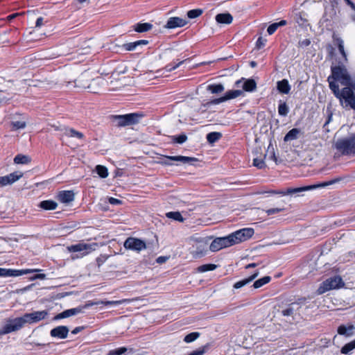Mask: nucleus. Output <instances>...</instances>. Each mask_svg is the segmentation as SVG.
I'll list each match as a JSON object with an SVG mask.
<instances>
[{"instance_id": "1", "label": "nucleus", "mask_w": 355, "mask_h": 355, "mask_svg": "<svg viewBox=\"0 0 355 355\" xmlns=\"http://www.w3.org/2000/svg\"><path fill=\"white\" fill-rule=\"evenodd\" d=\"M98 73V71L95 69H85L81 67L78 71L71 69L68 85L73 87L89 89L95 93L97 90L96 86L101 87L104 84V80Z\"/></svg>"}, {"instance_id": "2", "label": "nucleus", "mask_w": 355, "mask_h": 355, "mask_svg": "<svg viewBox=\"0 0 355 355\" xmlns=\"http://www.w3.org/2000/svg\"><path fill=\"white\" fill-rule=\"evenodd\" d=\"M48 315L47 311H33L21 317L7 319L0 329V335L7 334L21 329L26 324H33L44 320Z\"/></svg>"}, {"instance_id": "3", "label": "nucleus", "mask_w": 355, "mask_h": 355, "mask_svg": "<svg viewBox=\"0 0 355 355\" xmlns=\"http://www.w3.org/2000/svg\"><path fill=\"white\" fill-rule=\"evenodd\" d=\"M331 74L327 78L329 88L334 90L332 85L339 86L338 83L344 87H355V76H352L344 65L331 67Z\"/></svg>"}, {"instance_id": "4", "label": "nucleus", "mask_w": 355, "mask_h": 355, "mask_svg": "<svg viewBox=\"0 0 355 355\" xmlns=\"http://www.w3.org/2000/svg\"><path fill=\"white\" fill-rule=\"evenodd\" d=\"M332 86L334 90L331 91L335 96L339 99L343 107L355 110V87L347 86L340 89L339 86Z\"/></svg>"}, {"instance_id": "5", "label": "nucleus", "mask_w": 355, "mask_h": 355, "mask_svg": "<svg viewBox=\"0 0 355 355\" xmlns=\"http://www.w3.org/2000/svg\"><path fill=\"white\" fill-rule=\"evenodd\" d=\"M71 45L73 47L71 48V51L68 53V55H69L68 60L81 62L85 59V55L94 51L91 40L83 41L78 46L76 45L75 41L73 40Z\"/></svg>"}, {"instance_id": "6", "label": "nucleus", "mask_w": 355, "mask_h": 355, "mask_svg": "<svg viewBox=\"0 0 355 355\" xmlns=\"http://www.w3.org/2000/svg\"><path fill=\"white\" fill-rule=\"evenodd\" d=\"M333 146L342 155H355V131L337 139Z\"/></svg>"}, {"instance_id": "7", "label": "nucleus", "mask_w": 355, "mask_h": 355, "mask_svg": "<svg viewBox=\"0 0 355 355\" xmlns=\"http://www.w3.org/2000/svg\"><path fill=\"white\" fill-rule=\"evenodd\" d=\"M96 243H78L68 247L70 258L72 260L82 258L96 250Z\"/></svg>"}, {"instance_id": "8", "label": "nucleus", "mask_w": 355, "mask_h": 355, "mask_svg": "<svg viewBox=\"0 0 355 355\" xmlns=\"http://www.w3.org/2000/svg\"><path fill=\"white\" fill-rule=\"evenodd\" d=\"M254 233V231L252 228H243L229 234L232 245L248 240L253 236Z\"/></svg>"}, {"instance_id": "9", "label": "nucleus", "mask_w": 355, "mask_h": 355, "mask_svg": "<svg viewBox=\"0 0 355 355\" xmlns=\"http://www.w3.org/2000/svg\"><path fill=\"white\" fill-rule=\"evenodd\" d=\"M166 159H160L157 161V163L162 166H172L173 163L171 161L182 163L183 164H191L193 165L194 162H198V159L192 157H187L182 155L177 156H166L163 155Z\"/></svg>"}, {"instance_id": "10", "label": "nucleus", "mask_w": 355, "mask_h": 355, "mask_svg": "<svg viewBox=\"0 0 355 355\" xmlns=\"http://www.w3.org/2000/svg\"><path fill=\"white\" fill-rule=\"evenodd\" d=\"M343 282L340 277L336 276L327 279L323 282L317 290V293L321 295L331 289L340 288L343 286Z\"/></svg>"}, {"instance_id": "11", "label": "nucleus", "mask_w": 355, "mask_h": 355, "mask_svg": "<svg viewBox=\"0 0 355 355\" xmlns=\"http://www.w3.org/2000/svg\"><path fill=\"white\" fill-rule=\"evenodd\" d=\"M336 180H334L329 182H325L322 184H313L309 186H305V187H297V188H289L286 191H279V192H275V191H270V193H280L282 195H291L293 193H298L303 191H310L313 190L319 187H323L326 186L331 185L335 182H336Z\"/></svg>"}, {"instance_id": "12", "label": "nucleus", "mask_w": 355, "mask_h": 355, "mask_svg": "<svg viewBox=\"0 0 355 355\" xmlns=\"http://www.w3.org/2000/svg\"><path fill=\"white\" fill-rule=\"evenodd\" d=\"M85 136L83 132L73 128L68 130V147L74 150L83 146Z\"/></svg>"}, {"instance_id": "13", "label": "nucleus", "mask_w": 355, "mask_h": 355, "mask_svg": "<svg viewBox=\"0 0 355 355\" xmlns=\"http://www.w3.org/2000/svg\"><path fill=\"white\" fill-rule=\"evenodd\" d=\"M141 116V114L131 113L124 115H116L113 117L116 121L119 126H125L138 123Z\"/></svg>"}, {"instance_id": "14", "label": "nucleus", "mask_w": 355, "mask_h": 355, "mask_svg": "<svg viewBox=\"0 0 355 355\" xmlns=\"http://www.w3.org/2000/svg\"><path fill=\"white\" fill-rule=\"evenodd\" d=\"M232 246L229 235L224 237L215 239L209 245L211 252H217L220 250Z\"/></svg>"}, {"instance_id": "15", "label": "nucleus", "mask_w": 355, "mask_h": 355, "mask_svg": "<svg viewBox=\"0 0 355 355\" xmlns=\"http://www.w3.org/2000/svg\"><path fill=\"white\" fill-rule=\"evenodd\" d=\"M123 246L127 250H131L137 252H140L146 248V243L142 240L133 237L128 238L125 241Z\"/></svg>"}, {"instance_id": "16", "label": "nucleus", "mask_w": 355, "mask_h": 355, "mask_svg": "<svg viewBox=\"0 0 355 355\" xmlns=\"http://www.w3.org/2000/svg\"><path fill=\"white\" fill-rule=\"evenodd\" d=\"M39 271V269L13 270L0 268V277H17Z\"/></svg>"}, {"instance_id": "17", "label": "nucleus", "mask_w": 355, "mask_h": 355, "mask_svg": "<svg viewBox=\"0 0 355 355\" xmlns=\"http://www.w3.org/2000/svg\"><path fill=\"white\" fill-rule=\"evenodd\" d=\"M22 175L23 173L21 172H14L8 175L0 177V187L12 184L19 180Z\"/></svg>"}, {"instance_id": "18", "label": "nucleus", "mask_w": 355, "mask_h": 355, "mask_svg": "<svg viewBox=\"0 0 355 355\" xmlns=\"http://www.w3.org/2000/svg\"><path fill=\"white\" fill-rule=\"evenodd\" d=\"M186 24H187V20L178 17H170L168 19L166 25L164 26V28L168 29H172L179 27H183Z\"/></svg>"}, {"instance_id": "19", "label": "nucleus", "mask_w": 355, "mask_h": 355, "mask_svg": "<svg viewBox=\"0 0 355 355\" xmlns=\"http://www.w3.org/2000/svg\"><path fill=\"white\" fill-rule=\"evenodd\" d=\"M207 245V242L205 239H200V240L196 241V246H195L196 248V250L192 251L193 256L196 258L201 257L202 256H203L206 252Z\"/></svg>"}, {"instance_id": "20", "label": "nucleus", "mask_w": 355, "mask_h": 355, "mask_svg": "<svg viewBox=\"0 0 355 355\" xmlns=\"http://www.w3.org/2000/svg\"><path fill=\"white\" fill-rule=\"evenodd\" d=\"M243 80H245L242 86L244 91L253 92L257 89V83L254 79L242 78L236 82V85L239 87L240 83H241Z\"/></svg>"}, {"instance_id": "21", "label": "nucleus", "mask_w": 355, "mask_h": 355, "mask_svg": "<svg viewBox=\"0 0 355 355\" xmlns=\"http://www.w3.org/2000/svg\"><path fill=\"white\" fill-rule=\"evenodd\" d=\"M50 334L53 338H57L60 339L65 338L67 337V327H57L51 331Z\"/></svg>"}, {"instance_id": "22", "label": "nucleus", "mask_w": 355, "mask_h": 355, "mask_svg": "<svg viewBox=\"0 0 355 355\" xmlns=\"http://www.w3.org/2000/svg\"><path fill=\"white\" fill-rule=\"evenodd\" d=\"M216 21L218 24H230L233 21V17L228 12L220 13L216 16Z\"/></svg>"}, {"instance_id": "23", "label": "nucleus", "mask_w": 355, "mask_h": 355, "mask_svg": "<svg viewBox=\"0 0 355 355\" xmlns=\"http://www.w3.org/2000/svg\"><path fill=\"white\" fill-rule=\"evenodd\" d=\"M277 88L280 93L288 94L291 90V85L286 79H283L277 83Z\"/></svg>"}, {"instance_id": "24", "label": "nucleus", "mask_w": 355, "mask_h": 355, "mask_svg": "<svg viewBox=\"0 0 355 355\" xmlns=\"http://www.w3.org/2000/svg\"><path fill=\"white\" fill-rule=\"evenodd\" d=\"M258 275H259V272H256L252 275L249 277L248 278H246L241 281L237 282L236 283H235L234 284V288L239 289V288L245 286L246 284H249L252 280H254L258 276Z\"/></svg>"}, {"instance_id": "25", "label": "nucleus", "mask_w": 355, "mask_h": 355, "mask_svg": "<svg viewBox=\"0 0 355 355\" xmlns=\"http://www.w3.org/2000/svg\"><path fill=\"white\" fill-rule=\"evenodd\" d=\"M57 206V202L53 200H43L39 205V207L44 210H54Z\"/></svg>"}, {"instance_id": "26", "label": "nucleus", "mask_w": 355, "mask_h": 355, "mask_svg": "<svg viewBox=\"0 0 355 355\" xmlns=\"http://www.w3.org/2000/svg\"><path fill=\"white\" fill-rule=\"evenodd\" d=\"M243 94V91L236 89V90H230L228 91L225 95L221 97L220 101H227L230 99H233L237 98Z\"/></svg>"}, {"instance_id": "27", "label": "nucleus", "mask_w": 355, "mask_h": 355, "mask_svg": "<svg viewBox=\"0 0 355 355\" xmlns=\"http://www.w3.org/2000/svg\"><path fill=\"white\" fill-rule=\"evenodd\" d=\"M134 300H143V299L140 297H137L135 299H123L121 300H117V301H101V304L104 305H119L125 302H130Z\"/></svg>"}, {"instance_id": "28", "label": "nucleus", "mask_w": 355, "mask_h": 355, "mask_svg": "<svg viewBox=\"0 0 355 355\" xmlns=\"http://www.w3.org/2000/svg\"><path fill=\"white\" fill-rule=\"evenodd\" d=\"M300 130L298 128H293L284 137V141H288L296 139L300 133Z\"/></svg>"}, {"instance_id": "29", "label": "nucleus", "mask_w": 355, "mask_h": 355, "mask_svg": "<svg viewBox=\"0 0 355 355\" xmlns=\"http://www.w3.org/2000/svg\"><path fill=\"white\" fill-rule=\"evenodd\" d=\"M31 161V159L29 156L25 155H17L14 158V162L17 164H26L30 163Z\"/></svg>"}, {"instance_id": "30", "label": "nucleus", "mask_w": 355, "mask_h": 355, "mask_svg": "<svg viewBox=\"0 0 355 355\" xmlns=\"http://www.w3.org/2000/svg\"><path fill=\"white\" fill-rule=\"evenodd\" d=\"M153 25L150 23L137 24L135 27V31L138 33H144L150 31Z\"/></svg>"}, {"instance_id": "31", "label": "nucleus", "mask_w": 355, "mask_h": 355, "mask_svg": "<svg viewBox=\"0 0 355 355\" xmlns=\"http://www.w3.org/2000/svg\"><path fill=\"white\" fill-rule=\"evenodd\" d=\"M222 137V134L218 132H212L207 135V139L211 144L218 141Z\"/></svg>"}, {"instance_id": "32", "label": "nucleus", "mask_w": 355, "mask_h": 355, "mask_svg": "<svg viewBox=\"0 0 355 355\" xmlns=\"http://www.w3.org/2000/svg\"><path fill=\"white\" fill-rule=\"evenodd\" d=\"M266 155L261 156H257L253 159V165L257 167L259 169L263 168L266 166L264 159L266 157Z\"/></svg>"}, {"instance_id": "33", "label": "nucleus", "mask_w": 355, "mask_h": 355, "mask_svg": "<svg viewBox=\"0 0 355 355\" xmlns=\"http://www.w3.org/2000/svg\"><path fill=\"white\" fill-rule=\"evenodd\" d=\"M270 281V277L266 276L263 277L254 282L253 286L254 288H259L262 286L268 284Z\"/></svg>"}, {"instance_id": "34", "label": "nucleus", "mask_w": 355, "mask_h": 355, "mask_svg": "<svg viewBox=\"0 0 355 355\" xmlns=\"http://www.w3.org/2000/svg\"><path fill=\"white\" fill-rule=\"evenodd\" d=\"M26 126V122L25 121H12L11 122L12 129L17 130L19 129H24Z\"/></svg>"}, {"instance_id": "35", "label": "nucleus", "mask_w": 355, "mask_h": 355, "mask_svg": "<svg viewBox=\"0 0 355 355\" xmlns=\"http://www.w3.org/2000/svg\"><path fill=\"white\" fill-rule=\"evenodd\" d=\"M217 268V266L212 263L205 264L199 266L197 271L199 272H205L209 270H214Z\"/></svg>"}, {"instance_id": "36", "label": "nucleus", "mask_w": 355, "mask_h": 355, "mask_svg": "<svg viewBox=\"0 0 355 355\" xmlns=\"http://www.w3.org/2000/svg\"><path fill=\"white\" fill-rule=\"evenodd\" d=\"M203 12L202 9H193L187 12V15L189 19H195L200 17Z\"/></svg>"}, {"instance_id": "37", "label": "nucleus", "mask_w": 355, "mask_h": 355, "mask_svg": "<svg viewBox=\"0 0 355 355\" xmlns=\"http://www.w3.org/2000/svg\"><path fill=\"white\" fill-rule=\"evenodd\" d=\"M207 89L211 91L213 94L220 93L224 90V87L221 84L210 85L208 86Z\"/></svg>"}, {"instance_id": "38", "label": "nucleus", "mask_w": 355, "mask_h": 355, "mask_svg": "<svg viewBox=\"0 0 355 355\" xmlns=\"http://www.w3.org/2000/svg\"><path fill=\"white\" fill-rule=\"evenodd\" d=\"M166 216L168 218H173L178 221L182 222L184 220V218L182 216L181 214L178 211L168 212V213H166Z\"/></svg>"}, {"instance_id": "39", "label": "nucleus", "mask_w": 355, "mask_h": 355, "mask_svg": "<svg viewBox=\"0 0 355 355\" xmlns=\"http://www.w3.org/2000/svg\"><path fill=\"white\" fill-rule=\"evenodd\" d=\"M96 170L100 177L103 178L107 177L108 172L106 167L101 165H97L96 167Z\"/></svg>"}, {"instance_id": "40", "label": "nucleus", "mask_w": 355, "mask_h": 355, "mask_svg": "<svg viewBox=\"0 0 355 355\" xmlns=\"http://www.w3.org/2000/svg\"><path fill=\"white\" fill-rule=\"evenodd\" d=\"M355 348V340L352 341L351 343H349L346 344L345 346H343L341 349V353L342 354H347L352 349Z\"/></svg>"}, {"instance_id": "41", "label": "nucleus", "mask_w": 355, "mask_h": 355, "mask_svg": "<svg viewBox=\"0 0 355 355\" xmlns=\"http://www.w3.org/2000/svg\"><path fill=\"white\" fill-rule=\"evenodd\" d=\"M288 107L286 103H280L278 107V113L281 116H286L288 113Z\"/></svg>"}, {"instance_id": "42", "label": "nucleus", "mask_w": 355, "mask_h": 355, "mask_svg": "<svg viewBox=\"0 0 355 355\" xmlns=\"http://www.w3.org/2000/svg\"><path fill=\"white\" fill-rule=\"evenodd\" d=\"M336 44L338 45L340 53L343 55L345 60H347V55L344 49L343 41L340 38H337L336 40Z\"/></svg>"}, {"instance_id": "43", "label": "nucleus", "mask_w": 355, "mask_h": 355, "mask_svg": "<svg viewBox=\"0 0 355 355\" xmlns=\"http://www.w3.org/2000/svg\"><path fill=\"white\" fill-rule=\"evenodd\" d=\"M199 336L200 334L198 332H193L187 335L184 337V340L186 343H191L196 340Z\"/></svg>"}, {"instance_id": "44", "label": "nucleus", "mask_w": 355, "mask_h": 355, "mask_svg": "<svg viewBox=\"0 0 355 355\" xmlns=\"http://www.w3.org/2000/svg\"><path fill=\"white\" fill-rule=\"evenodd\" d=\"M171 138L173 142L181 144L187 141V136L185 134H182L178 136H173Z\"/></svg>"}, {"instance_id": "45", "label": "nucleus", "mask_w": 355, "mask_h": 355, "mask_svg": "<svg viewBox=\"0 0 355 355\" xmlns=\"http://www.w3.org/2000/svg\"><path fill=\"white\" fill-rule=\"evenodd\" d=\"M137 45L136 42L125 44L123 45V48L125 51H133L137 48Z\"/></svg>"}, {"instance_id": "46", "label": "nucleus", "mask_w": 355, "mask_h": 355, "mask_svg": "<svg viewBox=\"0 0 355 355\" xmlns=\"http://www.w3.org/2000/svg\"><path fill=\"white\" fill-rule=\"evenodd\" d=\"M83 307H78L75 309H68V317L74 315L77 313H81Z\"/></svg>"}, {"instance_id": "47", "label": "nucleus", "mask_w": 355, "mask_h": 355, "mask_svg": "<svg viewBox=\"0 0 355 355\" xmlns=\"http://www.w3.org/2000/svg\"><path fill=\"white\" fill-rule=\"evenodd\" d=\"M58 199L63 203L67 202V191H60L58 195Z\"/></svg>"}, {"instance_id": "48", "label": "nucleus", "mask_w": 355, "mask_h": 355, "mask_svg": "<svg viewBox=\"0 0 355 355\" xmlns=\"http://www.w3.org/2000/svg\"><path fill=\"white\" fill-rule=\"evenodd\" d=\"M283 210H284L283 208H272V209H269L266 210V213L269 216V215L279 213V212L282 211Z\"/></svg>"}, {"instance_id": "49", "label": "nucleus", "mask_w": 355, "mask_h": 355, "mask_svg": "<svg viewBox=\"0 0 355 355\" xmlns=\"http://www.w3.org/2000/svg\"><path fill=\"white\" fill-rule=\"evenodd\" d=\"M294 309L291 306L286 308L282 311V314L285 316L291 315L293 314Z\"/></svg>"}, {"instance_id": "50", "label": "nucleus", "mask_w": 355, "mask_h": 355, "mask_svg": "<svg viewBox=\"0 0 355 355\" xmlns=\"http://www.w3.org/2000/svg\"><path fill=\"white\" fill-rule=\"evenodd\" d=\"M277 28L278 27H277L276 23H274L268 27L267 31L269 35H272L275 32V31L277 29Z\"/></svg>"}, {"instance_id": "51", "label": "nucleus", "mask_w": 355, "mask_h": 355, "mask_svg": "<svg viewBox=\"0 0 355 355\" xmlns=\"http://www.w3.org/2000/svg\"><path fill=\"white\" fill-rule=\"evenodd\" d=\"M74 200V193L71 191H68V208L71 207V202Z\"/></svg>"}, {"instance_id": "52", "label": "nucleus", "mask_w": 355, "mask_h": 355, "mask_svg": "<svg viewBox=\"0 0 355 355\" xmlns=\"http://www.w3.org/2000/svg\"><path fill=\"white\" fill-rule=\"evenodd\" d=\"M108 201L112 205H119L121 203V201L114 198H109Z\"/></svg>"}, {"instance_id": "53", "label": "nucleus", "mask_w": 355, "mask_h": 355, "mask_svg": "<svg viewBox=\"0 0 355 355\" xmlns=\"http://www.w3.org/2000/svg\"><path fill=\"white\" fill-rule=\"evenodd\" d=\"M347 329L345 326L341 325L338 329V333L340 335H345L346 334Z\"/></svg>"}, {"instance_id": "54", "label": "nucleus", "mask_w": 355, "mask_h": 355, "mask_svg": "<svg viewBox=\"0 0 355 355\" xmlns=\"http://www.w3.org/2000/svg\"><path fill=\"white\" fill-rule=\"evenodd\" d=\"M46 278V275L45 274H37L33 277H31L30 279L31 280H35V279H44Z\"/></svg>"}, {"instance_id": "55", "label": "nucleus", "mask_w": 355, "mask_h": 355, "mask_svg": "<svg viewBox=\"0 0 355 355\" xmlns=\"http://www.w3.org/2000/svg\"><path fill=\"white\" fill-rule=\"evenodd\" d=\"M64 318H67V311H64L61 313L58 314L57 315H55L54 317V320H59V319Z\"/></svg>"}, {"instance_id": "56", "label": "nucleus", "mask_w": 355, "mask_h": 355, "mask_svg": "<svg viewBox=\"0 0 355 355\" xmlns=\"http://www.w3.org/2000/svg\"><path fill=\"white\" fill-rule=\"evenodd\" d=\"M126 348L125 347H121V348H119V349H116L113 354H115L116 355H121L122 354H123L124 352H126Z\"/></svg>"}, {"instance_id": "57", "label": "nucleus", "mask_w": 355, "mask_h": 355, "mask_svg": "<svg viewBox=\"0 0 355 355\" xmlns=\"http://www.w3.org/2000/svg\"><path fill=\"white\" fill-rule=\"evenodd\" d=\"M311 44V42L309 39L304 40L299 42L300 46H307Z\"/></svg>"}, {"instance_id": "58", "label": "nucleus", "mask_w": 355, "mask_h": 355, "mask_svg": "<svg viewBox=\"0 0 355 355\" xmlns=\"http://www.w3.org/2000/svg\"><path fill=\"white\" fill-rule=\"evenodd\" d=\"M270 153H271V158L272 159H274L275 161H276V157H275V152H274V148L270 144L268 147V151H270Z\"/></svg>"}, {"instance_id": "59", "label": "nucleus", "mask_w": 355, "mask_h": 355, "mask_svg": "<svg viewBox=\"0 0 355 355\" xmlns=\"http://www.w3.org/2000/svg\"><path fill=\"white\" fill-rule=\"evenodd\" d=\"M98 304H101V301L90 302L87 303L85 306H83V308L89 307V306H91L93 305H98Z\"/></svg>"}, {"instance_id": "60", "label": "nucleus", "mask_w": 355, "mask_h": 355, "mask_svg": "<svg viewBox=\"0 0 355 355\" xmlns=\"http://www.w3.org/2000/svg\"><path fill=\"white\" fill-rule=\"evenodd\" d=\"M84 329V327H78L76 328H75L72 331H71V334H78V332L81 331L82 330Z\"/></svg>"}, {"instance_id": "61", "label": "nucleus", "mask_w": 355, "mask_h": 355, "mask_svg": "<svg viewBox=\"0 0 355 355\" xmlns=\"http://www.w3.org/2000/svg\"><path fill=\"white\" fill-rule=\"evenodd\" d=\"M42 24H43V18L39 17L36 21V26L40 27L42 25Z\"/></svg>"}, {"instance_id": "62", "label": "nucleus", "mask_w": 355, "mask_h": 355, "mask_svg": "<svg viewBox=\"0 0 355 355\" xmlns=\"http://www.w3.org/2000/svg\"><path fill=\"white\" fill-rule=\"evenodd\" d=\"M257 45L259 49L264 45V43L263 42L261 37H259L258 39L257 42Z\"/></svg>"}, {"instance_id": "63", "label": "nucleus", "mask_w": 355, "mask_h": 355, "mask_svg": "<svg viewBox=\"0 0 355 355\" xmlns=\"http://www.w3.org/2000/svg\"><path fill=\"white\" fill-rule=\"evenodd\" d=\"M166 260V258L165 257H159L157 259V262L159 263H162L165 262Z\"/></svg>"}, {"instance_id": "64", "label": "nucleus", "mask_w": 355, "mask_h": 355, "mask_svg": "<svg viewBox=\"0 0 355 355\" xmlns=\"http://www.w3.org/2000/svg\"><path fill=\"white\" fill-rule=\"evenodd\" d=\"M277 27L283 26L287 24V21L286 20H282L279 22L276 23Z\"/></svg>"}]
</instances>
